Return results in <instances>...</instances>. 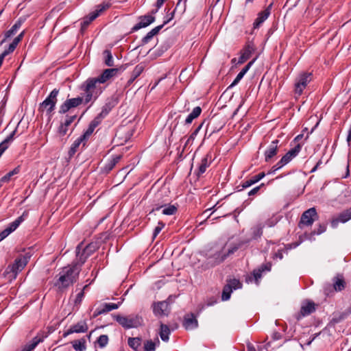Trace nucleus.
Masks as SVG:
<instances>
[{
    "mask_svg": "<svg viewBox=\"0 0 351 351\" xmlns=\"http://www.w3.org/2000/svg\"><path fill=\"white\" fill-rule=\"evenodd\" d=\"M80 90L83 92L84 104H93L102 93L104 88L94 77H90L82 84Z\"/></svg>",
    "mask_w": 351,
    "mask_h": 351,
    "instance_id": "1",
    "label": "nucleus"
},
{
    "mask_svg": "<svg viewBox=\"0 0 351 351\" xmlns=\"http://www.w3.org/2000/svg\"><path fill=\"white\" fill-rule=\"evenodd\" d=\"M80 268L77 265H69L62 269L60 276L55 283V286L62 290L72 285L78 278Z\"/></svg>",
    "mask_w": 351,
    "mask_h": 351,
    "instance_id": "2",
    "label": "nucleus"
},
{
    "mask_svg": "<svg viewBox=\"0 0 351 351\" xmlns=\"http://www.w3.org/2000/svg\"><path fill=\"white\" fill-rule=\"evenodd\" d=\"M58 93L59 90L54 88L47 97V98L39 104L38 111L40 112L46 111L47 115H48L49 117H51L58 101L57 97Z\"/></svg>",
    "mask_w": 351,
    "mask_h": 351,
    "instance_id": "3",
    "label": "nucleus"
},
{
    "mask_svg": "<svg viewBox=\"0 0 351 351\" xmlns=\"http://www.w3.org/2000/svg\"><path fill=\"white\" fill-rule=\"evenodd\" d=\"M239 249V246L233 245L225 252L223 250L215 251L214 253H210L207 256L208 263L211 267H214L222 263L228 256L234 254Z\"/></svg>",
    "mask_w": 351,
    "mask_h": 351,
    "instance_id": "4",
    "label": "nucleus"
},
{
    "mask_svg": "<svg viewBox=\"0 0 351 351\" xmlns=\"http://www.w3.org/2000/svg\"><path fill=\"white\" fill-rule=\"evenodd\" d=\"M114 318L123 328L125 329L137 328L141 326L143 322L142 317L138 315H129L128 316L117 315L114 316Z\"/></svg>",
    "mask_w": 351,
    "mask_h": 351,
    "instance_id": "5",
    "label": "nucleus"
},
{
    "mask_svg": "<svg viewBox=\"0 0 351 351\" xmlns=\"http://www.w3.org/2000/svg\"><path fill=\"white\" fill-rule=\"evenodd\" d=\"M312 80V73L302 72L295 78L294 84V93L296 95L300 96L308 83Z\"/></svg>",
    "mask_w": 351,
    "mask_h": 351,
    "instance_id": "6",
    "label": "nucleus"
},
{
    "mask_svg": "<svg viewBox=\"0 0 351 351\" xmlns=\"http://www.w3.org/2000/svg\"><path fill=\"white\" fill-rule=\"evenodd\" d=\"M162 197V193L160 191H158L155 196L156 199L154 200V208L152 210V212L159 210L160 208L165 207L162 213L165 215H174L177 211V207L175 205H169L167 206V200L160 201V198Z\"/></svg>",
    "mask_w": 351,
    "mask_h": 351,
    "instance_id": "7",
    "label": "nucleus"
},
{
    "mask_svg": "<svg viewBox=\"0 0 351 351\" xmlns=\"http://www.w3.org/2000/svg\"><path fill=\"white\" fill-rule=\"evenodd\" d=\"M28 216V212L24 211L23 213L16 218L14 221L8 224V226L0 232V241L6 238L9 234L13 232L24 221Z\"/></svg>",
    "mask_w": 351,
    "mask_h": 351,
    "instance_id": "8",
    "label": "nucleus"
},
{
    "mask_svg": "<svg viewBox=\"0 0 351 351\" xmlns=\"http://www.w3.org/2000/svg\"><path fill=\"white\" fill-rule=\"evenodd\" d=\"M31 255L29 253H26L23 255H19L14 261L12 265L8 266L10 272L13 273L16 276L20 271H21L27 264Z\"/></svg>",
    "mask_w": 351,
    "mask_h": 351,
    "instance_id": "9",
    "label": "nucleus"
},
{
    "mask_svg": "<svg viewBox=\"0 0 351 351\" xmlns=\"http://www.w3.org/2000/svg\"><path fill=\"white\" fill-rule=\"evenodd\" d=\"M318 219V215L315 207L305 210L300 217L299 227L310 226Z\"/></svg>",
    "mask_w": 351,
    "mask_h": 351,
    "instance_id": "10",
    "label": "nucleus"
},
{
    "mask_svg": "<svg viewBox=\"0 0 351 351\" xmlns=\"http://www.w3.org/2000/svg\"><path fill=\"white\" fill-rule=\"evenodd\" d=\"M346 281L342 275L338 274L332 279V285L328 284L324 288V293L326 295H329L330 292L332 290L335 291H341L346 288Z\"/></svg>",
    "mask_w": 351,
    "mask_h": 351,
    "instance_id": "11",
    "label": "nucleus"
},
{
    "mask_svg": "<svg viewBox=\"0 0 351 351\" xmlns=\"http://www.w3.org/2000/svg\"><path fill=\"white\" fill-rule=\"evenodd\" d=\"M125 69V66H121L119 68H112L105 69L102 73L97 77H94L100 84H104L112 77L117 76Z\"/></svg>",
    "mask_w": 351,
    "mask_h": 351,
    "instance_id": "12",
    "label": "nucleus"
},
{
    "mask_svg": "<svg viewBox=\"0 0 351 351\" xmlns=\"http://www.w3.org/2000/svg\"><path fill=\"white\" fill-rule=\"evenodd\" d=\"M83 97H77L66 99L60 106L58 112L65 114L73 108H77L83 103Z\"/></svg>",
    "mask_w": 351,
    "mask_h": 351,
    "instance_id": "13",
    "label": "nucleus"
},
{
    "mask_svg": "<svg viewBox=\"0 0 351 351\" xmlns=\"http://www.w3.org/2000/svg\"><path fill=\"white\" fill-rule=\"evenodd\" d=\"M156 17L152 14H145L140 16L138 18V23H137L132 29L130 32H134L141 28L148 27L149 25L155 21Z\"/></svg>",
    "mask_w": 351,
    "mask_h": 351,
    "instance_id": "14",
    "label": "nucleus"
},
{
    "mask_svg": "<svg viewBox=\"0 0 351 351\" xmlns=\"http://www.w3.org/2000/svg\"><path fill=\"white\" fill-rule=\"evenodd\" d=\"M280 141L276 139L269 144L264 152L265 160L270 162L278 154Z\"/></svg>",
    "mask_w": 351,
    "mask_h": 351,
    "instance_id": "15",
    "label": "nucleus"
},
{
    "mask_svg": "<svg viewBox=\"0 0 351 351\" xmlns=\"http://www.w3.org/2000/svg\"><path fill=\"white\" fill-rule=\"evenodd\" d=\"M173 14L174 12H173L171 14V17L169 19L165 21L162 25L155 27L149 32H147V34L141 39V45H145L147 44L149 42H150L153 37L159 33V32L162 29L164 25H166L173 17Z\"/></svg>",
    "mask_w": 351,
    "mask_h": 351,
    "instance_id": "16",
    "label": "nucleus"
},
{
    "mask_svg": "<svg viewBox=\"0 0 351 351\" xmlns=\"http://www.w3.org/2000/svg\"><path fill=\"white\" fill-rule=\"evenodd\" d=\"M350 219H351V207L340 213L337 217L332 219L330 226L332 228H336L339 223H346Z\"/></svg>",
    "mask_w": 351,
    "mask_h": 351,
    "instance_id": "17",
    "label": "nucleus"
},
{
    "mask_svg": "<svg viewBox=\"0 0 351 351\" xmlns=\"http://www.w3.org/2000/svg\"><path fill=\"white\" fill-rule=\"evenodd\" d=\"M88 329V327L86 321L82 320V321H80V322H77V324L71 326L67 331L64 332L63 337H66L68 335H69L72 333H74V332H75V333L86 332H87Z\"/></svg>",
    "mask_w": 351,
    "mask_h": 351,
    "instance_id": "18",
    "label": "nucleus"
},
{
    "mask_svg": "<svg viewBox=\"0 0 351 351\" xmlns=\"http://www.w3.org/2000/svg\"><path fill=\"white\" fill-rule=\"evenodd\" d=\"M169 303L166 301L155 302L152 305L153 313L157 317L167 315Z\"/></svg>",
    "mask_w": 351,
    "mask_h": 351,
    "instance_id": "19",
    "label": "nucleus"
},
{
    "mask_svg": "<svg viewBox=\"0 0 351 351\" xmlns=\"http://www.w3.org/2000/svg\"><path fill=\"white\" fill-rule=\"evenodd\" d=\"M272 3L269 4L264 10L258 14L257 18L253 23V28L258 29L263 23V22L269 16Z\"/></svg>",
    "mask_w": 351,
    "mask_h": 351,
    "instance_id": "20",
    "label": "nucleus"
},
{
    "mask_svg": "<svg viewBox=\"0 0 351 351\" xmlns=\"http://www.w3.org/2000/svg\"><path fill=\"white\" fill-rule=\"evenodd\" d=\"M83 245L84 243L81 242L76 247L75 252L77 261L72 264L73 265L79 266L80 269L86 261L87 258L90 256L89 255H87L86 253H85L84 250H82Z\"/></svg>",
    "mask_w": 351,
    "mask_h": 351,
    "instance_id": "21",
    "label": "nucleus"
},
{
    "mask_svg": "<svg viewBox=\"0 0 351 351\" xmlns=\"http://www.w3.org/2000/svg\"><path fill=\"white\" fill-rule=\"evenodd\" d=\"M25 19L19 18L11 28L5 32L4 38L1 41L0 45H1L6 40V39L15 34L19 29L21 27Z\"/></svg>",
    "mask_w": 351,
    "mask_h": 351,
    "instance_id": "22",
    "label": "nucleus"
},
{
    "mask_svg": "<svg viewBox=\"0 0 351 351\" xmlns=\"http://www.w3.org/2000/svg\"><path fill=\"white\" fill-rule=\"evenodd\" d=\"M197 326L198 322L193 313H191L190 315H187L184 317L183 326L186 330L194 329L197 328Z\"/></svg>",
    "mask_w": 351,
    "mask_h": 351,
    "instance_id": "23",
    "label": "nucleus"
},
{
    "mask_svg": "<svg viewBox=\"0 0 351 351\" xmlns=\"http://www.w3.org/2000/svg\"><path fill=\"white\" fill-rule=\"evenodd\" d=\"M265 176V173L264 172H261L258 174L252 176L250 179L243 181L241 184V186L242 187L241 190L256 184L262 180Z\"/></svg>",
    "mask_w": 351,
    "mask_h": 351,
    "instance_id": "24",
    "label": "nucleus"
},
{
    "mask_svg": "<svg viewBox=\"0 0 351 351\" xmlns=\"http://www.w3.org/2000/svg\"><path fill=\"white\" fill-rule=\"evenodd\" d=\"M16 129L13 130L9 136H8L4 141L0 143V155L1 156L3 152L8 148L9 144L14 140V135L16 134Z\"/></svg>",
    "mask_w": 351,
    "mask_h": 351,
    "instance_id": "25",
    "label": "nucleus"
},
{
    "mask_svg": "<svg viewBox=\"0 0 351 351\" xmlns=\"http://www.w3.org/2000/svg\"><path fill=\"white\" fill-rule=\"evenodd\" d=\"M109 7L108 4H100L97 5V9L90 12L88 16H86L88 19L89 21H93L96 18H97L99 14L105 10H106Z\"/></svg>",
    "mask_w": 351,
    "mask_h": 351,
    "instance_id": "26",
    "label": "nucleus"
},
{
    "mask_svg": "<svg viewBox=\"0 0 351 351\" xmlns=\"http://www.w3.org/2000/svg\"><path fill=\"white\" fill-rule=\"evenodd\" d=\"M99 125L97 124L95 121L93 120L90 121V123L88 125V128L84 132L82 135H81L80 137L86 143L89 137L92 135L95 129Z\"/></svg>",
    "mask_w": 351,
    "mask_h": 351,
    "instance_id": "27",
    "label": "nucleus"
},
{
    "mask_svg": "<svg viewBox=\"0 0 351 351\" xmlns=\"http://www.w3.org/2000/svg\"><path fill=\"white\" fill-rule=\"evenodd\" d=\"M315 311V304L313 302H309L307 304L302 306L300 309V315L302 317L308 315Z\"/></svg>",
    "mask_w": 351,
    "mask_h": 351,
    "instance_id": "28",
    "label": "nucleus"
},
{
    "mask_svg": "<svg viewBox=\"0 0 351 351\" xmlns=\"http://www.w3.org/2000/svg\"><path fill=\"white\" fill-rule=\"evenodd\" d=\"M81 143H83V146H85L86 142L84 141L80 137L77 138L71 145L69 152L68 155L69 158H71L79 148Z\"/></svg>",
    "mask_w": 351,
    "mask_h": 351,
    "instance_id": "29",
    "label": "nucleus"
},
{
    "mask_svg": "<svg viewBox=\"0 0 351 351\" xmlns=\"http://www.w3.org/2000/svg\"><path fill=\"white\" fill-rule=\"evenodd\" d=\"M122 156L121 155H117L114 156H112V158L108 161V162L104 166V170L106 173H109L110 171H112L115 165L120 161Z\"/></svg>",
    "mask_w": 351,
    "mask_h": 351,
    "instance_id": "30",
    "label": "nucleus"
},
{
    "mask_svg": "<svg viewBox=\"0 0 351 351\" xmlns=\"http://www.w3.org/2000/svg\"><path fill=\"white\" fill-rule=\"evenodd\" d=\"M43 341V338L39 336H36L32 339L31 342L26 344L22 349L21 351H32L33 350L39 343Z\"/></svg>",
    "mask_w": 351,
    "mask_h": 351,
    "instance_id": "31",
    "label": "nucleus"
},
{
    "mask_svg": "<svg viewBox=\"0 0 351 351\" xmlns=\"http://www.w3.org/2000/svg\"><path fill=\"white\" fill-rule=\"evenodd\" d=\"M171 333L169 326L162 323L160 324L159 335L163 341H168L169 339V335Z\"/></svg>",
    "mask_w": 351,
    "mask_h": 351,
    "instance_id": "32",
    "label": "nucleus"
},
{
    "mask_svg": "<svg viewBox=\"0 0 351 351\" xmlns=\"http://www.w3.org/2000/svg\"><path fill=\"white\" fill-rule=\"evenodd\" d=\"M202 112V108L199 106H196L192 112L187 116L185 119V124H191L193 121L197 118Z\"/></svg>",
    "mask_w": 351,
    "mask_h": 351,
    "instance_id": "33",
    "label": "nucleus"
},
{
    "mask_svg": "<svg viewBox=\"0 0 351 351\" xmlns=\"http://www.w3.org/2000/svg\"><path fill=\"white\" fill-rule=\"evenodd\" d=\"M86 339L83 337L72 341V346L75 351H84L86 349Z\"/></svg>",
    "mask_w": 351,
    "mask_h": 351,
    "instance_id": "34",
    "label": "nucleus"
},
{
    "mask_svg": "<svg viewBox=\"0 0 351 351\" xmlns=\"http://www.w3.org/2000/svg\"><path fill=\"white\" fill-rule=\"evenodd\" d=\"M144 67L141 64L136 65L132 72L131 77L128 80V84H131L143 71Z\"/></svg>",
    "mask_w": 351,
    "mask_h": 351,
    "instance_id": "35",
    "label": "nucleus"
},
{
    "mask_svg": "<svg viewBox=\"0 0 351 351\" xmlns=\"http://www.w3.org/2000/svg\"><path fill=\"white\" fill-rule=\"evenodd\" d=\"M255 51V47L252 42H248L243 49L241 54H243L247 60L251 57Z\"/></svg>",
    "mask_w": 351,
    "mask_h": 351,
    "instance_id": "36",
    "label": "nucleus"
},
{
    "mask_svg": "<svg viewBox=\"0 0 351 351\" xmlns=\"http://www.w3.org/2000/svg\"><path fill=\"white\" fill-rule=\"evenodd\" d=\"M99 248L98 243L91 242L85 247L82 245V250H84L85 253L90 256Z\"/></svg>",
    "mask_w": 351,
    "mask_h": 351,
    "instance_id": "37",
    "label": "nucleus"
},
{
    "mask_svg": "<svg viewBox=\"0 0 351 351\" xmlns=\"http://www.w3.org/2000/svg\"><path fill=\"white\" fill-rule=\"evenodd\" d=\"M128 346L134 350L135 351H138V348L141 345V337H130L128 340Z\"/></svg>",
    "mask_w": 351,
    "mask_h": 351,
    "instance_id": "38",
    "label": "nucleus"
},
{
    "mask_svg": "<svg viewBox=\"0 0 351 351\" xmlns=\"http://www.w3.org/2000/svg\"><path fill=\"white\" fill-rule=\"evenodd\" d=\"M20 171V167L18 166L16 167H15L12 171H10V172H8V173H6L4 176H3L1 179H0V184H3V183H5V182H8L11 178L16 175V174H18Z\"/></svg>",
    "mask_w": 351,
    "mask_h": 351,
    "instance_id": "39",
    "label": "nucleus"
},
{
    "mask_svg": "<svg viewBox=\"0 0 351 351\" xmlns=\"http://www.w3.org/2000/svg\"><path fill=\"white\" fill-rule=\"evenodd\" d=\"M209 165L210 162H208V155H206L201 160L200 165L198 168L197 176H200V175L203 174Z\"/></svg>",
    "mask_w": 351,
    "mask_h": 351,
    "instance_id": "40",
    "label": "nucleus"
},
{
    "mask_svg": "<svg viewBox=\"0 0 351 351\" xmlns=\"http://www.w3.org/2000/svg\"><path fill=\"white\" fill-rule=\"evenodd\" d=\"M104 64L107 66H114V59L112 55V53L110 50L106 49L104 51Z\"/></svg>",
    "mask_w": 351,
    "mask_h": 351,
    "instance_id": "41",
    "label": "nucleus"
},
{
    "mask_svg": "<svg viewBox=\"0 0 351 351\" xmlns=\"http://www.w3.org/2000/svg\"><path fill=\"white\" fill-rule=\"evenodd\" d=\"M121 303L119 302L117 304L115 303H104L101 305V307L103 310V312L105 313H107L112 310L117 309Z\"/></svg>",
    "mask_w": 351,
    "mask_h": 351,
    "instance_id": "42",
    "label": "nucleus"
},
{
    "mask_svg": "<svg viewBox=\"0 0 351 351\" xmlns=\"http://www.w3.org/2000/svg\"><path fill=\"white\" fill-rule=\"evenodd\" d=\"M262 271L258 268L252 271V276L247 278V282H252L254 280L255 282L258 285L259 279L262 277Z\"/></svg>",
    "mask_w": 351,
    "mask_h": 351,
    "instance_id": "43",
    "label": "nucleus"
},
{
    "mask_svg": "<svg viewBox=\"0 0 351 351\" xmlns=\"http://www.w3.org/2000/svg\"><path fill=\"white\" fill-rule=\"evenodd\" d=\"M156 342L152 340H147L144 343V351H155L156 345L160 344V341L158 338L156 339Z\"/></svg>",
    "mask_w": 351,
    "mask_h": 351,
    "instance_id": "44",
    "label": "nucleus"
},
{
    "mask_svg": "<svg viewBox=\"0 0 351 351\" xmlns=\"http://www.w3.org/2000/svg\"><path fill=\"white\" fill-rule=\"evenodd\" d=\"M232 292V289H231V287L226 285L222 291L221 300L223 301L228 300L230 298Z\"/></svg>",
    "mask_w": 351,
    "mask_h": 351,
    "instance_id": "45",
    "label": "nucleus"
},
{
    "mask_svg": "<svg viewBox=\"0 0 351 351\" xmlns=\"http://www.w3.org/2000/svg\"><path fill=\"white\" fill-rule=\"evenodd\" d=\"M303 145V143H298L294 145V147L291 148L288 153L291 155L293 158L298 156V154L301 151L302 147Z\"/></svg>",
    "mask_w": 351,
    "mask_h": 351,
    "instance_id": "46",
    "label": "nucleus"
},
{
    "mask_svg": "<svg viewBox=\"0 0 351 351\" xmlns=\"http://www.w3.org/2000/svg\"><path fill=\"white\" fill-rule=\"evenodd\" d=\"M303 145V143H298L294 145V147L291 148L288 153L291 155L293 158L298 156V154L301 151L302 147Z\"/></svg>",
    "mask_w": 351,
    "mask_h": 351,
    "instance_id": "47",
    "label": "nucleus"
},
{
    "mask_svg": "<svg viewBox=\"0 0 351 351\" xmlns=\"http://www.w3.org/2000/svg\"><path fill=\"white\" fill-rule=\"evenodd\" d=\"M96 343L98 344L99 347L102 348H104L108 343V337L106 335H100L97 339Z\"/></svg>",
    "mask_w": 351,
    "mask_h": 351,
    "instance_id": "48",
    "label": "nucleus"
},
{
    "mask_svg": "<svg viewBox=\"0 0 351 351\" xmlns=\"http://www.w3.org/2000/svg\"><path fill=\"white\" fill-rule=\"evenodd\" d=\"M292 159H293V158L291 155H289V154L288 152H287L286 154L284 155L282 157V158L278 161V165L284 167L285 165L288 164L290 161H291Z\"/></svg>",
    "mask_w": 351,
    "mask_h": 351,
    "instance_id": "49",
    "label": "nucleus"
},
{
    "mask_svg": "<svg viewBox=\"0 0 351 351\" xmlns=\"http://www.w3.org/2000/svg\"><path fill=\"white\" fill-rule=\"evenodd\" d=\"M16 47L17 45H16L15 43L12 42V43L10 44L8 48L0 54V56H1L4 59L6 56L13 52L14 49L16 48Z\"/></svg>",
    "mask_w": 351,
    "mask_h": 351,
    "instance_id": "50",
    "label": "nucleus"
},
{
    "mask_svg": "<svg viewBox=\"0 0 351 351\" xmlns=\"http://www.w3.org/2000/svg\"><path fill=\"white\" fill-rule=\"evenodd\" d=\"M202 125H203V123L202 124H200L192 133L189 136V137L188 138L186 142V144L184 145V147L186 146V145L188 143H189L191 141H193L194 139L195 138L196 136L197 135V134L199 133V130H201L202 127Z\"/></svg>",
    "mask_w": 351,
    "mask_h": 351,
    "instance_id": "51",
    "label": "nucleus"
},
{
    "mask_svg": "<svg viewBox=\"0 0 351 351\" xmlns=\"http://www.w3.org/2000/svg\"><path fill=\"white\" fill-rule=\"evenodd\" d=\"M228 286L231 287V289H237L241 287V282L235 278L231 279L228 281Z\"/></svg>",
    "mask_w": 351,
    "mask_h": 351,
    "instance_id": "52",
    "label": "nucleus"
},
{
    "mask_svg": "<svg viewBox=\"0 0 351 351\" xmlns=\"http://www.w3.org/2000/svg\"><path fill=\"white\" fill-rule=\"evenodd\" d=\"M165 223L160 221L158 223V225L155 227L154 232H153V239H155V238L157 237V235L160 232L162 229L165 227Z\"/></svg>",
    "mask_w": 351,
    "mask_h": 351,
    "instance_id": "53",
    "label": "nucleus"
},
{
    "mask_svg": "<svg viewBox=\"0 0 351 351\" xmlns=\"http://www.w3.org/2000/svg\"><path fill=\"white\" fill-rule=\"evenodd\" d=\"M108 114V113H107L106 112H105L104 110H103L101 109V111L100 113H99L95 117V119L93 120V121H95L97 124L99 125L101 122V121Z\"/></svg>",
    "mask_w": 351,
    "mask_h": 351,
    "instance_id": "54",
    "label": "nucleus"
},
{
    "mask_svg": "<svg viewBox=\"0 0 351 351\" xmlns=\"http://www.w3.org/2000/svg\"><path fill=\"white\" fill-rule=\"evenodd\" d=\"M108 114V113H107L106 112H105L104 110H103L101 109V111L100 113H99L95 117V119L93 120V121H95L97 124L99 125L101 122V121Z\"/></svg>",
    "mask_w": 351,
    "mask_h": 351,
    "instance_id": "55",
    "label": "nucleus"
},
{
    "mask_svg": "<svg viewBox=\"0 0 351 351\" xmlns=\"http://www.w3.org/2000/svg\"><path fill=\"white\" fill-rule=\"evenodd\" d=\"M217 302V299L215 298V297H211V298H208L206 301V304L202 306V308L199 310V312L202 311L204 308L205 306H213Z\"/></svg>",
    "mask_w": 351,
    "mask_h": 351,
    "instance_id": "56",
    "label": "nucleus"
},
{
    "mask_svg": "<svg viewBox=\"0 0 351 351\" xmlns=\"http://www.w3.org/2000/svg\"><path fill=\"white\" fill-rule=\"evenodd\" d=\"M244 75H245L240 71L237 75L236 78L232 82V84L228 86V88H232V87L236 86L241 80Z\"/></svg>",
    "mask_w": 351,
    "mask_h": 351,
    "instance_id": "57",
    "label": "nucleus"
},
{
    "mask_svg": "<svg viewBox=\"0 0 351 351\" xmlns=\"http://www.w3.org/2000/svg\"><path fill=\"white\" fill-rule=\"evenodd\" d=\"M326 230V226L325 224H319L317 230H314L311 232L313 235H319L324 232Z\"/></svg>",
    "mask_w": 351,
    "mask_h": 351,
    "instance_id": "58",
    "label": "nucleus"
},
{
    "mask_svg": "<svg viewBox=\"0 0 351 351\" xmlns=\"http://www.w3.org/2000/svg\"><path fill=\"white\" fill-rule=\"evenodd\" d=\"M114 106V104L113 101H108L104 104L101 109L109 114V112L112 110Z\"/></svg>",
    "mask_w": 351,
    "mask_h": 351,
    "instance_id": "59",
    "label": "nucleus"
},
{
    "mask_svg": "<svg viewBox=\"0 0 351 351\" xmlns=\"http://www.w3.org/2000/svg\"><path fill=\"white\" fill-rule=\"evenodd\" d=\"M256 60V58H254L252 60L250 61L241 71L244 75L249 71V69L252 67Z\"/></svg>",
    "mask_w": 351,
    "mask_h": 351,
    "instance_id": "60",
    "label": "nucleus"
},
{
    "mask_svg": "<svg viewBox=\"0 0 351 351\" xmlns=\"http://www.w3.org/2000/svg\"><path fill=\"white\" fill-rule=\"evenodd\" d=\"M84 296V289H83L80 293H78L77 294L76 298L74 301L75 304H80L82 302Z\"/></svg>",
    "mask_w": 351,
    "mask_h": 351,
    "instance_id": "61",
    "label": "nucleus"
},
{
    "mask_svg": "<svg viewBox=\"0 0 351 351\" xmlns=\"http://www.w3.org/2000/svg\"><path fill=\"white\" fill-rule=\"evenodd\" d=\"M76 115L73 116H66V119L64 123H62L66 126L69 127L76 119Z\"/></svg>",
    "mask_w": 351,
    "mask_h": 351,
    "instance_id": "62",
    "label": "nucleus"
},
{
    "mask_svg": "<svg viewBox=\"0 0 351 351\" xmlns=\"http://www.w3.org/2000/svg\"><path fill=\"white\" fill-rule=\"evenodd\" d=\"M67 131L68 127L62 123L58 128V132L60 135L64 136L67 133Z\"/></svg>",
    "mask_w": 351,
    "mask_h": 351,
    "instance_id": "63",
    "label": "nucleus"
},
{
    "mask_svg": "<svg viewBox=\"0 0 351 351\" xmlns=\"http://www.w3.org/2000/svg\"><path fill=\"white\" fill-rule=\"evenodd\" d=\"M262 272L263 271H269L271 268V264L270 263H267L266 264L262 265L260 267H258Z\"/></svg>",
    "mask_w": 351,
    "mask_h": 351,
    "instance_id": "64",
    "label": "nucleus"
}]
</instances>
